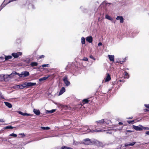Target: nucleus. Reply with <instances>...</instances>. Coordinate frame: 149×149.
Listing matches in <instances>:
<instances>
[{
    "instance_id": "864d4df0",
    "label": "nucleus",
    "mask_w": 149,
    "mask_h": 149,
    "mask_svg": "<svg viewBox=\"0 0 149 149\" xmlns=\"http://www.w3.org/2000/svg\"><path fill=\"white\" fill-rule=\"evenodd\" d=\"M146 134L147 135H149V131H147L146 132Z\"/></svg>"
},
{
    "instance_id": "49530a36",
    "label": "nucleus",
    "mask_w": 149,
    "mask_h": 149,
    "mask_svg": "<svg viewBox=\"0 0 149 149\" xmlns=\"http://www.w3.org/2000/svg\"><path fill=\"white\" fill-rule=\"evenodd\" d=\"M16 148H17L16 149H22V148L21 147V146H20L19 147H15Z\"/></svg>"
},
{
    "instance_id": "79ce46f5",
    "label": "nucleus",
    "mask_w": 149,
    "mask_h": 149,
    "mask_svg": "<svg viewBox=\"0 0 149 149\" xmlns=\"http://www.w3.org/2000/svg\"><path fill=\"white\" fill-rule=\"evenodd\" d=\"M90 58L94 60H95V58L92 55L90 56Z\"/></svg>"
},
{
    "instance_id": "473e14b6",
    "label": "nucleus",
    "mask_w": 149,
    "mask_h": 149,
    "mask_svg": "<svg viewBox=\"0 0 149 149\" xmlns=\"http://www.w3.org/2000/svg\"><path fill=\"white\" fill-rule=\"evenodd\" d=\"M89 101L88 99H84L83 100V102L84 104H86L88 103Z\"/></svg>"
},
{
    "instance_id": "412c9836",
    "label": "nucleus",
    "mask_w": 149,
    "mask_h": 149,
    "mask_svg": "<svg viewBox=\"0 0 149 149\" xmlns=\"http://www.w3.org/2000/svg\"><path fill=\"white\" fill-rule=\"evenodd\" d=\"M4 56H5V60L4 61H7L8 60L12 58V56H6L5 55Z\"/></svg>"
},
{
    "instance_id": "20e7f679",
    "label": "nucleus",
    "mask_w": 149,
    "mask_h": 149,
    "mask_svg": "<svg viewBox=\"0 0 149 149\" xmlns=\"http://www.w3.org/2000/svg\"><path fill=\"white\" fill-rule=\"evenodd\" d=\"M68 75H65L62 78V80L65 84V86H68L70 85V83L68 79Z\"/></svg>"
},
{
    "instance_id": "e433bc0d",
    "label": "nucleus",
    "mask_w": 149,
    "mask_h": 149,
    "mask_svg": "<svg viewBox=\"0 0 149 149\" xmlns=\"http://www.w3.org/2000/svg\"><path fill=\"white\" fill-rule=\"evenodd\" d=\"M0 59L1 60V61H2L1 62H3V61L4 62L5 61H4V60H5V57H4L3 56L1 57H0Z\"/></svg>"
},
{
    "instance_id": "6e6552de",
    "label": "nucleus",
    "mask_w": 149,
    "mask_h": 149,
    "mask_svg": "<svg viewBox=\"0 0 149 149\" xmlns=\"http://www.w3.org/2000/svg\"><path fill=\"white\" fill-rule=\"evenodd\" d=\"M132 127L136 131H141L143 130V128L142 127H140L138 126H136L135 125H133L132 126Z\"/></svg>"
},
{
    "instance_id": "0eeeda50",
    "label": "nucleus",
    "mask_w": 149,
    "mask_h": 149,
    "mask_svg": "<svg viewBox=\"0 0 149 149\" xmlns=\"http://www.w3.org/2000/svg\"><path fill=\"white\" fill-rule=\"evenodd\" d=\"M13 73L12 72L9 75L6 74L5 75L3 76V77L5 81H7V79L8 78H10L11 77L13 76Z\"/></svg>"
},
{
    "instance_id": "f257e3e1",
    "label": "nucleus",
    "mask_w": 149,
    "mask_h": 149,
    "mask_svg": "<svg viewBox=\"0 0 149 149\" xmlns=\"http://www.w3.org/2000/svg\"><path fill=\"white\" fill-rule=\"evenodd\" d=\"M22 7L30 10L35 8L34 5L32 3H29L28 0H23L22 1Z\"/></svg>"
},
{
    "instance_id": "4d7b16f0",
    "label": "nucleus",
    "mask_w": 149,
    "mask_h": 149,
    "mask_svg": "<svg viewBox=\"0 0 149 149\" xmlns=\"http://www.w3.org/2000/svg\"><path fill=\"white\" fill-rule=\"evenodd\" d=\"M118 124L119 125H122L123 124V123L121 122H119Z\"/></svg>"
},
{
    "instance_id": "39448f33",
    "label": "nucleus",
    "mask_w": 149,
    "mask_h": 149,
    "mask_svg": "<svg viewBox=\"0 0 149 149\" xmlns=\"http://www.w3.org/2000/svg\"><path fill=\"white\" fill-rule=\"evenodd\" d=\"M24 85L27 88L36 85V83H32L31 82H26L24 83Z\"/></svg>"
},
{
    "instance_id": "f03ea898",
    "label": "nucleus",
    "mask_w": 149,
    "mask_h": 149,
    "mask_svg": "<svg viewBox=\"0 0 149 149\" xmlns=\"http://www.w3.org/2000/svg\"><path fill=\"white\" fill-rule=\"evenodd\" d=\"M82 142L83 143L86 145L92 144L97 145L99 143V141L96 140L95 139H90L88 138L84 139Z\"/></svg>"
},
{
    "instance_id": "a18cd8bd",
    "label": "nucleus",
    "mask_w": 149,
    "mask_h": 149,
    "mask_svg": "<svg viewBox=\"0 0 149 149\" xmlns=\"http://www.w3.org/2000/svg\"><path fill=\"white\" fill-rule=\"evenodd\" d=\"M83 60L85 61H88V58H87L86 57H84L83 58Z\"/></svg>"
},
{
    "instance_id": "9b49d317",
    "label": "nucleus",
    "mask_w": 149,
    "mask_h": 149,
    "mask_svg": "<svg viewBox=\"0 0 149 149\" xmlns=\"http://www.w3.org/2000/svg\"><path fill=\"white\" fill-rule=\"evenodd\" d=\"M95 123L97 124V126H99L100 125H101L103 124H104V120L102 119L99 121H96Z\"/></svg>"
},
{
    "instance_id": "c85d7f7f",
    "label": "nucleus",
    "mask_w": 149,
    "mask_h": 149,
    "mask_svg": "<svg viewBox=\"0 0 149 149\" xmlns=\"http://www.w3.org/2000/svg\"><path fill=\"white\" fill-rule=\"evenodd\" d=\"M14 127H13L12 126L9 125L8 126H7L6 127H4L3 128L5 129H13Z\"/></svg>"
},
{
    "instance_id": "1a4fd4ad",
    "label": "nucleus",
    "mask_w": 149,
    "mask_h": 149,
    "mask_svg": "<svg viewBox=\"0 0 149 149\" xmlns=\"http://www.w3.org/2000/svg\"><path fill=\"white\" fill-rule=\"evenodd\" d=\"M80 9H81V10L84 13H87L88 11V9L83 6H81L80 7Z\"/></svg>"
},
{
    "instance_id": "9d476101",
    "label": "nucleus",
    "mask_w": 149,
    "mask_h": 149,
    "mask_svg": "<svg viewBox=\"0 0 149 149\" xmlns=\"http://www.w3.org/2000/svg\"><path fill=\"white\" fill-rule=\"evenodd\" d=\"M22 77H26L29 75V72L26 71L22 72Z\"/></svg>"
},
{
    "instance_id": "393cba45",
    "label": "nucleus",
    "mask_w": 149,
    "mask_h": 149,
    "mask_svg": "<svg viewBox=\"0 0 149 149\" xmlns=\"http://www.w3.org/2000/svg\"><path fill=\"white\" fill-rule=\"evenodd\" d=\"M25 87V86H23L22 84L17 85V87L18 88H20L21 89H23L24 87Z\"/></svg>"
},
{
    "instance_id": "5fc2aeb1",
    "label": "nucleus",
    "mask_w": 149,
    "mask_h": 149,
    "mask_svg": "<svg viewBox=\"0 0 149 149\" xmlns=\"http://www.w3.org/2000/svg\"><path fill=\"white\" fill-rule=\"evenodd\" d=\"M20 134L22 135V136L24 137V136H25V135H24V133H21V134Z\"/></svg>"
},
{
    "instance_id": "a878e982",
    "label": "nucleus",
    "mask_w": 149,
    "mask_h": 149,
    "mask_svg": "<svg viewBox=\"0 0 149 149\" xmlns=\"http://www.w3.org/2000/svg\"><path fill=\"white\" fill-rule=\"evenodd\" d=\"M56 109H52V110L49 111V110H47L46 113H53L54 112H55L56 111Z\"/></svg>"
},
{
    "instance_id": "603ef678",
    "label": "nucleus",
    "mask_w": 149,
    "mask_h": 149,
    "mask_svg": "<svg viewBox=\"0 0 149 149\" xmlns=\"http://www.w3.org/2000/svg\"><path fill=\"white\" fill-rule=\"evenodd\" d=\"M0 122H4V120L3 119H0Z\"/></svg>"
},
{
    "instance_id": "2eb2a0df",
    "label": "nucleus",
    "mask_w": 149,
    "mask_h": 149,
    "mask_svg": "<svg viewBox=\"0 0 149 149\" xmlns=\"http://www.w3.org/2000/svg\"><path fill=\"white\" fill-rule=\"evenodd\" d=\"M117 20H120V23H123L124 22V19L123 17L120 16H118L116 18Z\"/></svg>"
},
{
    "instance_id": "3c124183",
    "label": "nucleus",
    "mask_w": 149,
    "mask_h": 149,
    "mask_svg": "<svg viewBox=\"0 0 149 149\" xmlns=\"http://www.w3.org/2000/svg\"><path fill=\"white\" fill-rule=\"evenodd\" d=\"M125 147H127V146H130L129 145V143L128 144V143H125Z\"/></svg>"
},
{
    "instance_id": "4c0bfd02",
    "label": "nucleus",
    "mask_w": 149,
    "mask_h": 149,
    "mask_svg": "<svg viewBox=\"0 0 149 149\" xmlns=\"http://www.w3.org/2000/svg\"><path fill=\"white\" fill-rule=\"evenodd\" d=\"M136 143V142H133L131 143H129V145L130 146H133Z\"/></svg>"
},
{
    "instance_id": "c756f323",
    "label": "nucleus",
    "mask_w": 149,
    "mask_h": 149,
    "mask_svg": "<svg viewBox=\"0 0 149 149\" xmlns=\"http://www.w3.org/2000/svg\"><path fill=\"white\" fill-rule=\"evenodd\" d=\"M105 18H106L111 21H112L113 20L112 18L107 15H106Z\"/></svg>"
},
{
    "instance_id": "c9c22d12",
    "label": "nucleus",
    "mask_w": 149,
    "mask_h": 149,
    "mask_svg": "<svg viewBox=\"0 0 149 149\" xmlns=\"http://www.w3.org/2000/svg\"><path fill=\"white\" fill-rule=\"evenodd\" d=\"M9 136H13L14 137H16L17 136V135L14 133H12L9 135Z\"/></svg>"
},
{
    "instance_id": "7ed1b4c3",
    "label": "nucleus",
    "mask_w": 149,
    "mask_h": 149,
    "mask_svg": "<svg viewBox=\"0 0 149 149\" xmlns=\"http://www.w3.org/2000/svg\"><path fill=\"white\" fill-rule=\"evenodd\" d=\"M101 5L104 6L105 10L108 11L110 10L113 8V5L112 3H107L106 1L103 2L102 3Z\"/></svg>"
},
{
    "instance_id": "423d86ee",
    "label": "nucleus",
    "mask_w": 149,
    "mask_h": 149,
    "mask_svg": "<svg viewBox=\"0 0 149 149\" xmlns=\"http://www.w3.org/2000/svg\"><path fill=\"white\" fill-rule=\"evenodd\" d=\"M22 53L21 52H17V53H13L12 54V56L14 57L15 58H17L19 56H21Z\"/></svg>"
},
{
    "instance_id": "6ab92c4d",
    "label": "nucleus",
    "mask_w": 149,
    "mask_h": 149,
    "mask_svg": "<svg viewBox=\"0 0 149 149\" xmlns=\"http://www.w3.org/2000/svg\"><path fill=\"white\" fill-rule=\"evenodd\" d=\"M38 65V63L36 62H33L31 63L30 65L31 66L33 67L34 66H37Z\"/></svg>"
},
{
    "instance_id": "cd10ccee",
    "label": "nucleus",
    "mask_w": 149,
    "mask_h": 149,
    "mask_svg": "<svg viewBox=\"0 0 149 149\" xmlns=\"http://www.w3.org/2000/svg\"><path fill=\"white\" fill-rule=\"evenodd\" d=\"M81 43L82 45L85 43V39L83 37H82L81 38Z\"/></svg>"
},
{
    "instance_id": "b1692460",
    "label": "nucleus",
    "mask_w": 149,
    "mask_h": 149,
    "mask_svg": "<svg viewBox=\"0 0 149 149\" xmlns=\"http://www.w3.org/2000/svg\"><path fill=\"white\" fill-rule=\"evenodd\" d=\"M124 77L125 78L127 79H128L130 77V76L128 73L126 71L125 72Z\"/></svg>"
},
{
    "instance_id": "ea45409f",
    "label": "nucleus",
    "mask_w": 149,
    "mask_h": 149,
    "mask_svg": "<svg viewBox=\"0 0 149 149\" xmlns=\"http://www.w3.org/2000/svg\"><path fill=\"white\" fill-rule=\"evenodd\" d=\"M101 131H101L100 130H94L91 131V132H101Z\"/></svg>"
},
{
    "instance_id": "8fccbe9b",
    "label": "nucleus",
    "mask_w": 149,
    "mask_h": 149,
    "mask_svg": "<svg viewBox=\"0 0 149 149\" xmlns=\"http://www.w3.org/2000/svg\"><path fill=\"white\" fill-rule=\"evenodd\" d=\"M102 45V43L101 42H100L98 43V46H101Z\"/></svg>"
},
{
    "instance_id": "5701e85b",
    "label": "nucleus",
    "mask_w": 149,
    "mask_h": 149,
    "mask_svg": "<svg viewBox=\"0 0 149 149\" xmlns=\"http://www.w3.org/2000/svg\"><path fill=\"white\" fill-rule=\"evenodd\" d=\"M111 79V77L110 75L109 74H107V76L105 79V81H108L109 80H110Z\"/></svg>"
},
{
    "instance_id": "2f4dec72",
    "label": "nucleus",
    "mask_w": 149,
    "mask_h": 149,
    "mask_svg": "<svg viewBox=\"0 0 149 149\" xmlns=\"http://www.w3.org/2000/svg\"><path fill=\"white\" fill-rule=\"evenodd\" d=\"M126 61V58H125L123 59H120V64H122L123 63L125 62Z\"/></svg>"
},
{
    "instance_id": "7c9ffc66",
    "label": "nucleus",
    "mask_w": 149,
    "mask_h": 149,
    "mask_svg": "<svg viewBox=\"0 0 149 149\" xmlns=\"http://www.w3.org/2000/svg\"><path fill=\"white\" fill-rule=\"evenodd\" d=\"M41 129H42L43 130H48L50 129V128L48 127H41Z\"/></svg>"
},
{
    "instance_id": "09e8293b",
    "label": "nucleus",
    "mask_w": 149,
    "mask_h": 149,
    "mask_svg": "<svg viewBox=\"0 0 149 149\" xmlns=\"http://www.w3.org/2000/svg\"><path fill=\"white\" fill-rule=\"evenodd\" d=\"M45 57V56L43 55H41L39 57V58H44Z\"/></svg>"
},
{
    "instance_id": "37998d69",
    "label": "nucleus",
    "mask_w": 149,
    "mask_h": 149,
    "mask_svg": "<svg viewBox=\"0 0 149 149\" xmlns=\"http://www.w3.org/2000/svg\"><path fill=\"white\" fill-rule=\"evenodd\" d=\"M144 105L146 108L149 109V104H144Z\"/></svg>"
},
{
    "instance_id": "bb28decb",
    "label": "nucleus",
    "mask_w": 149,
    "mask_h": 149,
    "mask_svg": "<svg viewBox=\"0 0 149 149\" xmlns=\"http://www.w3.org/2000/svg\"><path fill=\"white\" fill-rule=\"evenodd\" d=\"M13 76L16 74H17V75H18L20 77H22V72H21V74H19V73L16 72H15L14 73H13Z\"/></svg>"
},
{
    "instance_id": "58836bf2",
    "label": "nucleus",
    "mask_w": 149,
    "mask_h": 149,
    "mask_svg": "<svg viewBox=\"0 0 149 149\" xmlns=\"http://www.w3.org/2000/svg\"><path fill=\"white\" fill-rule=\"evenodd\" d=\"M127 122L129 124L133 123L134 122V120H133L132 121L128 120V121H127Z\"/></svg>"
},
{
    "instance_id": "f3484780",
    "label": "nucleus",
    "mask_w": 149,
    "mask_h": 149,
    "mask_svg": "<svg viewBox=\"0 0 149 149\" xmlns=\"http://www.w3.org/2000/svg\"><path fill=\"white\" fill-rule=\"evenodd\" d=\"M50 77V75H48L47 77H43L40 78L39 79V81L40 82L42 81H44L47 79L49 77Z\"/></svg>"
},
{
    "instance_id": "6e6d98bb",
    "label": "nucleus",
    "mask_w": 149,
    "mask_h": 149,
    "mask_svg": "<svg viewBox=\"0 0 149 149\" xmlns=\"http://www.w3.org/2000/svg\"><path fill=\"white\" fill-rule=\"evenodd\" d=\"M119 81H120V82H125V81H124L123 79V80H121V79H120V80H119Z\"/></svg>"
},
{
    "instance_id": "dca6fc26",
    "label": "nucleus",
    "mask_w": 149,
    "mask_h": 149,
    "mask_svg": "<svg viewBox=\"0 0 149 149\" xmlns=\"http://www.w3.org/2000/svg\"><path fill=\"white\" fill-rule=\"evenodd\" d=\"M108 57L111 61L114 62V55H108Z\"/></svg>"
},
{
    "instance_id": "4be33fe9",
    "label": "nucleus",
    "mask_w": 149,
    "mask_h": 149,
    "mask_svg": "<svg viewBox=\"0 0 149 149\" xmlns=\"http://www.w3.org/2000/svg\"><path fill=\"white\" fill-rule=\"evenodd\" d=\"M104 124H109L110 122V120L107 119H104Z\"/></svg>"
},
{
    "instance_id": "4468645a",
    "label": "nucleus",
    "mask_w": 149,
    "mask_h": 149,
    "mask_svg": "<svg viewBox=\"0 0 149 149\" xmlns=\"http://www.w3.org/2000/svg\"><path fill=\"white\" fill-rule=\"evenodd\" d=\"M65 91V89L64 87H62L61 88L60 90L59 93V95H60L62 94Z\"/></svg>"
},
{
    "instance_id": "a211bd4d",
    "label": "nucleus",
    "mask_w": 149,
    "mask_h": 149,
    "mask_svg": "<svg viewBox=\"0 0 149 149\" xmlns=\"http://www.w3.org/2000/svg\"><path fill=\"white\" fill-rule=\"evenodd\" d=\"M33 112L37 115H38L40 114V112L38 109H34L33 110Z\"/></svg>"
},
{
    "instance_id": "de8ad7c7",
    "label": "nucleus",
    "mask_w": 149,
    "mask_h": 149,
    "mask_svg": "<svg viewBox=\"0 0 149 149\" xmlns=\"http://www.w3.org/2000/svg\"><path fill=\"white\" fill-rule=\"evenodd\" d=\"M120 59H117L116 61V63H120Z\"/></svg>"
},
{
    "instance_id": "c03bdc74",
    "label": "nucleus",
    "mask_w": 149,
    "mask_h": 149,
    "mask_svg": "<svg viewBox=\"0 0 149 149\" xmlns=\"http://www.w3.org/2000/svg\"><path fill=\"white\" fill-rule=\"evenodd\" d=\"M0 97L2 99H4L3 95L1 92H0Z\"/></svg>"
},
{
    "instance_id": "f8f14e48",
    "label": "nucleus",
    "mask_w": 149,
    "mask_h": 149,
    "mask_svg": "<svg viewBox=\"0 0 149 149\" xmlns=\"http://www.w3.org/2000/svg\"><path fill=\"white\" fill-rule=\"evenodd\" d=\"M17 113L19 114H20L22 116H32V115L31 114H29L28 113H24L23 112H22V111H17Z\"/></svg>"
},
{
    "instance_id": "aec40b11",
    "label": "nucleus",
    "mask_w": 149,
    "mask_h": 149,
    "mask_svg": "<svg viewBox=\"0 0 149 149\" xmlns=\"http://www.w3.org/2000/svg\"><path fill=\"white\" fill-rule=\"evenodd\" d=\"M5 105L9 108H11L12 107V105L10 103L6 102H4Z\"/></svg>"
},
{
    "instance_id": "680f3d73",
    "label": "nucleus",
    "mask_w": 149,
    "mask_h": 149,
    "mask_svg": "<svg viewBox=\"0 0 149 149\" xmlns=\"http://www.w3.org/2000/svg\"><path fill=\"white\" fill-rule=\"evenodd\" d=\"M111 90V89H109V90L107 92H109V91H110Z\"/></svg>"
},
{
    "instance_id": "13d9d810",
    "label": "nucleus",
    "mask_w": 149,
    "mask_h": 149,
    "mask_svg": "<svg viewBox=\"0 0 149 149\" xmlns=\"http://www.w3.org/2000/svg\"><path fill=\"white\" fill-rule=\"evenodd\" d=\"M127 132H132V131L130 130H128L127 131Z\"/></svg>"
},
{
    "instance_id": "f704fd0d",
    "label": "nucleus",
    "mask_w": 149,
    "mask_h": 149,
    "mask_svg": "<svg viewBox=\"0 0 149 149\" xmlns=\"http://www.w3.org/2000/svg\"><path fill=\"white\" fill-rule=\"evenodd\" d=\"M139 126L142 127L143 129L144 130H149V127H143L141 125H139Z\"/></svg>"
},
{
    "instance_id": "ddd939ff",
    "label": "nucleus",
    "mask_w": 149,
    "mask_h": 149,
    "mask_svg": "<svg viewBox=\"0 0 149 149\" xmlns=\"http://www.w3.org/2000/svg\"><path fill=\"white\" fill-rule=\"evenodd\" d=\"M86 40L89 43H92L93 41V38L91 36H88L86 38Z\"/></svg>"
},
{
    "instance_id": "052dcab7",
    "label": "nucleus",
    "mask_w": 149,
    "mask_h": 149,
    "mask_svg": "<svg viewBox=\"0 0 149 149\" xmlns=\"http://www.w3.org/2000/svg\"><path fill=\"white\" fill-rule=\"evenodd\" d=\"M145 111H149V109H146L145 110Z\"/></svg>"
},
{
    "instance_id": "72a5a7b5",
    "label": "nucleus",
    "mask_w": 149,
    "mask_h": 149,
    "mask_svg": "<svg viewBox=\"0 0 149 149\" xmlns=\"http://www.w3.org/2000/svg\"><path fill=\"white\" fill-rule=\"evenodd\" d=\"M61 149H73L70 147H68L66 146H64L61 147Z\"/></svg>"
},
{
    "instance_id": "bf43d9fd",
    "label": "nucleus",
    "mask_w": 149,
    "mask_h": 149,
    "mask_svg": "<svg viewBox=\"0 0 149 149\" xmlns=\"http://www.w3.org/2000/svg\"><path fill=\"white\" fill-rule=\"evenodd\" d=\"M132 118H133V117H130L127 118V119H132Z\"/></svg>"
},
{
    "instance_id": "a19ab883",
    "label": "nucleus",
    "mask_w": 149,
    "mask_h": 149,
    "mask_svg": "<svg viewBox=\"0 0 149 149\" xmlns=\"http://www.w3.org/2000/svg\"><path fill=\"white\" fill-rule=\"evenodd\" d=\"M42 67H48L49 64H43L42 65Z\"/></svg>"
}]
</instances>
